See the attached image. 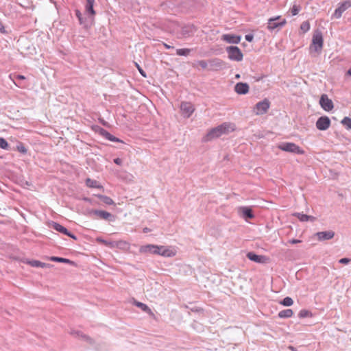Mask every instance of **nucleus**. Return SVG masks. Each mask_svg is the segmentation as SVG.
Returning <instances> with one entry per match:
<instances>
[{"label": "nucleus", "mask_w": 351, "mask_h": 351, "mask_svg": "<svg viewBox=\"0 0 351 351\" xmlns=\"http://www.w3.org/2000/svg\"><path fill=\"white\" fill-rule=\"evenodd\" d=\"M117 243H119V248H125L127 247L128 243L123 241H116Z\"/></svg>", "instance_id": "nucleus-42"}, {"label": "nucleus", "mask_w": 351, "mask_h": 351, "mask_svg": "<svg viewBox=\"0 0 351 351\" xmlns=\"http://www.w3.org/2000/svg\"><path fill=\"white\" fill-rule=\"evenodd\" d=\"M339 262L342 264H348L350 262V259L348 258H341Z\"/></svg>", "instance_id": "nucleus-43"}, {"label": "nucleus", "mask_w": 351, "mask_h": 351, "mask_svg": "<svg viewBox=\"0 0 351 351\" xmlns=\"http://www.w3.org/2000/svg\"><path fill=\"white\" fill-rule=\"evenodd\" d=\"M71 334H72L73 335H75L76 337L82 338L83 339H84L86 341L90 340V337H88L86 335H84L81 331H79V330H73V331L71 332Z\"/></svg>", "instance_id": "nucleus-31"}, {"label": "nucleus", "mask_w": 351, "mask_h": 351, "mask_svg": "<svg viewBox=\"0 0 351 351\" xmlns=\"http://www.w3.org/2000/svg\"><path fill=\"white\" fill-rule=\"evenodd\" d=\"M300 29L304 32H306L307 31L309 30L310 29V24L308 21H304L301 25H300Z\"/></svg>", "instance_id": "nucleus-39"}, {"label": "nucleus", "mask_w": 351, "mask_h": 351, "mask_svg": "<svg viewBox=\"0 0 351 351\" xmlns=\"http://www.w3.org/2000/svg\"><path fill=\"white\" fill-rule=\"evenodd\" d=\"M234 130V125L230 123H223L217 127L212 128L206 134V140L210 141L218 138L222 134H228Z\"/></svg>", "instance_id": "nucleus-1"}, {"label": "nucleus", "mask_w": 351, "mask_h": 351, "mask_svg": "<svg viewBox=\"0 0 351 351\" xmlns=\"http://www.w3.org/2000/svg\"><path fill=\"white\" fill-rule=\"evenodd\" d=\"M239 211L241 213L242 217L245 219H252L254 217L252 210L250 207H240Z\"/></svg>", "instance_id": "nucleus-20"}, {"label": "nucleus", "mask_w": 351, "mask_h": 351, "mask_svg": "<svg viewBox=\"0 0 351 351\" xmlns=\"http://www.w3.org/2000/svg\"><path fill=\"white\" fill-rule=\"evenodd\" d=\"M28 264L30 265L32 267H42V268L49 267L51 266L49 264L45 263L40 262L39 261H28Z\"/></svg>", "instance_id": "nucleus-27"}, {"label": "nucleus", "mask_w": 351, "mask_h": 351, "mask_svg": "<svg viewBox=\"0 0 351 351\" xmlns=\"http://www.w3.org/2000/svg\"><path fill=\"white\" fill-rule=\"evenodd\" d=\"M294 215L296 216L301 221H308L309 220L314 221L315 219L313 216L307 215L306 214H303V213H297Z\"/></svg>", "instance_id": "nucleus-26"}, {"label": "nucleus", "mask_w": 351, "mask_h": 351, "mask_svg": "<svg viewBox=\"0 0 351 351\" xmlns=\"http://www.w3.org/2000/svg\"><path fill=\"white\" fill-rule=\"evenodd\" d=\"M90 213L97 216L99 218L105 219L109 221H113L114 217L110 213L100 210H92Z\"/></svg>", "instance_id": "nucleus-11"}, {"label": "nucleus", "mask_w": 351, "mask_h": 351, "mask_svg": "<svg viewBox=\"0 0 351 351\" xmlns=\"http://www.w3.org/2000/svg\"><path fill=\"white\" fill-rule=\"evenodd\" d=\"M16 148H17V150L21 153H23V154L27 153V149L25 147V146L23 145V143H19L17 145Z\"/></svg>", "instance_id": "nucleus-41"}, {"label": "nucleus", "mask_w": 351, "mask_h": 351, "mask_svg": "<svg viewBox=\"0 0 351 351\" xmlns=\"http://www.w3.org/2000/svg\"><path fill=\"white\" fill-rule=\"evenodd\" d=\"M324 40L322 34L319 31L315 32L313 36L312 44L310 47L311 51L320 52L322 49Z\"/></svg>", "instance_id": "nucleus-2"}, {"label": "nucleus", "mask_w": 351, "mask_h": 351, "mask_svg": "<svg viewBox=\"0 0 351 351\" xmlns=\"http://www.w3.org/2000/svg\"><path fill=\"white\" fill-rule=\"evenodd\" d=\"M75 15L77 18L78 19V21L81 25H86V20L83 18L82 14L81 12L78 10H75Z\"/></svg>", "instance_id": "nucleus-37"}, {"label": "nucleus", "mask_w": 351, "mask_h": 351, "mask_svg": "<svg viewBox=\"0 0 351 351\" xmlns=\"http://www.w3.org/2000/svg\"><path fill=\"white\" fill-rule=\"evenodd\" d=\"M49 259L51 261H54V262L68 263V264H70V265H75L73 261H71L69 259L65 258L58 257V256H51L49 258Z\"/></svg>", "instance_id": "nucleus-28"}, {"label": "nucleus", "mask_w": 351, "mask_h": 351, "mask_svg": "<svg viewBox=\"0 0 351 351\" xmlns=\"http://www.w3.org/2000/svg\"><path fill=\"white\" fill-rule=\"evenodd\" d=\"M208 63L210 66V69L219 70L221 69L223 66V62L218 58H213L209 60Z\"/></svg>", "instance_id": "nucleus-19"}, {"label": "nucleus", "mask_w": 351, "mask_h": 351, "mask_svg": "<svg viewBox=\"0 0 351 351\" xmlns=\"http://www.w3.org/2000/svg\"><path fill=\"white\" fill-rule=\"evenodd\" d=\"M99 134L105 137L106 139L112 141V142H122L119 138L114 136L111 134H110L108 131L104 129L101 128L99 130Z\"/></svg>", "instance_id": "nucleus-22"}, {"label": "nucleus", "mask_w": 351, "mask_h": 351, "mask_svg": "<svg viewBox=\"0 0 351 351\" xmlns=\"http://www.w3.org/2000/svg\"><path fill=\"white\" fill-rule=\"evenodd\" d=\"M191 51V49H186V48L178 49L176 50V54L178 56H187L190 53Z\"/></svg>", "instance_id": "nucleus-34"}, {"label": "nucleus", "mask_w": 351, "mask_h": 351, "mask_svg": "<svg viewBox=\"0 0 351 351\" xmlns=\"http://www.w3.org/2000/svg\"><path fill=\"white\" fill-rule=\"evenodd\" d=\"M53 229L56 230V231L59 232H61L65 235H67L69 236V237L76 240L77 239V237L75 234H73V233L70 232L66 228H64V226H62V225H60V223H56V222H53L52 224H51V226Z\"/></svg>", "instance_id": "nucleus-14"}, {"label": "nucleus", "mask_w": 351, "mask_h": 351, "mask_svg": "<svg viewBox=\"0 0 351 351\" xmlns=\"http://www.w3.org/2000/svg\"><path fill=\"white\" fill-rule=\"evenodd\" d=\"M114 162L117 165H122V159L119 158H116L114 159Z\"/></svg>", "instance_id": "nucleus-45"}, {"label": "nucleus", "mask_w": 351, "mask_h": 351, "mask_svg": "<svg viewBox=\"0 0 351 351\" xmlns=\"http://www.w3.org/2000/svg\"><path fill=\"white\" fill-rule=\"evenodd\" d=\"M180 110L184 117L189 118L193 113L195 108L193 105L187 101L182 102L180 104Z\"/></svg>", "instance_id": "nucleus-9"}, {"label": "nucleus", "mask_w": 351, "mask_h": 351, "mask_svg": "<svg viewBox=\"0 0 351 351\" xmlns=\"http://www.w3.org/2000/svg\"><path fill=\"white\" fill-rule=\"evenodd\" d=\"M270 102L267 99H265L261 101L258 102L254 109V112L257 115L265 114L269 110Z\"/></svg>", "instance_id": "nucleus-6"}, {"label": "nucleus", "mask_w": 351, "mask_h": 351, "mask_svg": "<svg viewBox=\"0 0 351 351\" xmlns=\"http://www.w3.org/2000/svg\"><path fill=\"white\" fill-rule=\"evenodd\" d=\"M330 125V120L326 116L319 117L316 121V127L319 130H326Z\"/></svg>", "instance_id": "nucleus-10"}, {"label": "nucleus", "mask_w": 351, "mask_h": 351, "mask_svg": "<svg viewBox=\"0 0 351 351\" xmlns=\"http://www.w3.org/2000/svg\"><path fill=\"white\" fill-rule=\"evenodd\" d=\"M301 10V5L300 4L294 3L291 8L290 9V12L292 16L297 15L299 12Z\"/></svg>", "instance_id": "nucleus-32"}, {"label": "nucleus", "mask_w": 351, "mask_h": 351, "mask_svg": "<svg viewBox=\"0 0 351 351\" xmlns=\"http://www.w3.org/2000/svg\"><path fill=\"white\" fill-rule=\"evenodd\" d=\"M234 91L239 95H245L249 91V85L247 83H237L234 86Z\"/></svg>", "instance_id": "nucleus-18"}, {"label": "nucleus", "mask_w": 351, "mask_h": 351, "mask_svg": "<svg viewBox=\"0 0 351 351\" xmlns=\"http://www.w3.org/2000/svg\"><path fill=\"white\" fill-rule=\"evenodd\" d=\"M280 304L285 306H290L293 304V300L290 297H286L280 302Z\"/></svg>", "instance_id": "nucleus-33"}, {"label": "nucleus", "mask_w": 351, "mask_h": 351, "mask_svg": "<svg viewBox=\"0 0 351 351\" xmlns=\"http://www.w3.org/2000/svg\"><path fill=\"white\" fill-rule=\"evenodd\" d=\"M176 254V250L171 246L158 245L156 255H160L164 257H173Z\"/></svg>", "instance_id": "nucleus-5"}, {"label": "nucleus", "mask_w": 351, "mask_h": 351, "mask_svg": "<svg viewBox=\"0 0 351 351\" xmlns=\"http://www.w3.org/2000/svg\"><path fill=\"white\" fill-rule=\"evenodd\" d=\"M0 147L3 149H8L9 145L3 138H0Z\"/></svg>", "instance_id": "nucleus-40"}, {"label": "nucleus", "mask_w": 351, "mask_h": 351, "mask_svg": "<svg viewBox=\"0 0 351 351\" xmlns=\"http://www.w3.org/2000/svg\"><path fill=\"white\" fill-rule=\"evenodd\" d=\"M311 315V313L305 309H302L299 312L298 316L300 318H304L309 317Z\"/></svg>", "instance_id": "nucleus-38"}, {"label": "nucleus", "mask_w": 351, "mask_h": 351, "mask_svg": "<svg viewBox=\"0 0 351 351\" xmlns=\"http://www.w3.org/2000/svg\"><path fill=\"white\" fill-rule=\"evenodd\" d=\"M0 32L2 34H6L7 32L3 25V23L0 21Z\"/></svg>", "instance_id": "nucleus-46"}, {"label": "nucleus", "mask_w": 351, "mask_h": 351, "mask_svg": "<svg viewBox=\"0 0 351 351\" xmlns=\"http://www.w3.org/2000/svg\"><path fill=\"white\" fill-rule=\"evenodd\" d=\"M97 240L100 243H102L110 248H115L119 247V243H117L116 241H106L101 238H98Z\"/></svg>", "instance_id": "nucleus-24"}, {"label": "nucleus", "mask_w": 351, "mask_h": 351, "mask_svg": "<svg viewBox=\"0 0 351 351\" xmlns=\"http://www.w3.org/2000/svg\"><path fill=\"white\" fill-rule=\"evenodd\" d=\"M278 20H280L279 16L269 19L267 23V28L269 30H274L276 28L282 27L286 23V21L285 19L282 20L281 21H278Z\"/></svg>", "instance_id": "nucleus-12"}, {"label": "nucleus", "mask_w": 351, "mask_h": 351, "mask_svg": "<svg viewBox=\"0 0 351 351\" xmlns=\"http://www.w3.org/2000/svg\"><path fill=\"white\" fill-rule=\"evenodd\" d=\"M96 197H97L102 202L107 205H112L114 204L112 199H111L110 197L103 195H96Z\"/></svg>", "instance_id": "nucleus-30"}, {"label": "nucleus", "mask_w": 351, "mask_h": 351, "mask_svg": "<svg viewBox=\"0 0 351 351\" xmlns=\"http://www.w3.org/2000/svg\"><path fill=\"white\" fill-rule=\"evenodd\" d=\"M134 305L137 307L140 308L143 311L147 313H152L151 309L149 308V306L141 302L134 301Z\"/></svg>", "instance_id": "nucleus-29"}, {"label": "nucleus", "mask_w": 351, "mask_h": 351, "mask_svg": "<svg viewBox=\"0 0 351 351\" xmlns=\"http://www.w3.org/2000/svg\"><path fill=\"white\" fill-rule=\"evenodd\" d=\"M148 232H149V229L148 228H143V232L147 233Z\"/></svg>", "instance_id": "nucleus-52"}, {"label": "nucleus", "mask_w": 351, "mask_h": 351, "mask_svg": "<svg viewBox=\"0 0 351 351\" xmlns=\"http://www.w3.org/2000/svg\"><path fill=\"white\" fill-rule=\"evenodd\" d=\"M335 232L332 230L322 231L315 233V236L319 241L330 240L335 237Z\"/></svg>", "instance_id": "nucleus-13"}, {"label": "nucleus", "mask_w": 351, "mask_h": 351, "mask_svg": "<svg viewBox=\"0 0 351 351\" xmlns=\"http://www.w3.org/2000/svg\"><path fill=\"white\" fill-rule=\"evenodd\" d=\"M226 52L229 59L234 61H241L243 58L241 50L237 46H229L226 47Z\"/></svg>", "instance_id": "nucleus-3"}, {"label": "nucleus", "mask_w": 351, "mask_h": 351, "mask_svg": "<svg viewBox=\"0 0 351 351\" xmlns=\"http://www.w3.org/2000/svg\"><path fill=\"white\" fill-rule=\"evenodd\" d=\"M351 7V1L346 0L345 1L341 2L338 4L337 8L335 10L333 14V17L336 19H339L341 17L342 14L348 8Z\"/></svg>", "instance_id": "nucleus-7"}, {"label": "nucleus", "mask_w": 351, "mask_h": 351, "mask_svg": "<svg viewBox=\"0 0 351 351\" xmlns=\"http://www.w3.org/2000/svg\"><path fill=\"white\" fill-rule=\"evenodd\" d=\"M86 184L87 186L90 188H96L99 189H104V187L102 185L99 184V182L95 180H92L90 178H87L86 180Z\"/></svg>", "instance_id": "nucleus-23"}, {"label": "nucleus", "mask_w": 351, "mask_h": 351, "mask_svg": "<svg viewBox=\"0 0 351 351\" xmlns=\"http://www.w3.org/2000/svg\"><path fill=\"white\" fill-rule=\"evenodd\" d=\"M246 256L252 261L257 263H265L267 258L263 255H258L253 252H250L247 254Z\"/></svg>", "instance_id": "nucleus-16"}, {"label": "nucleus", "mask_w": 351, "mask_h": 351, "mask_svg": "<svg viewBox=\"0 0 351 351\" xmlns=\"http://www.w3.org/2000/svg\"><path fill=\"white\" fill-rule=\"evenodd\" d=\"M235 77H236V78H237V79H238V78H239V77H240V75H239V74H237V75H236V76H235Z\"/></svg>", "instance_id": "nucleus-54"}, {"label": "nucleus", "mask_w": 351, "mask_h": 351, "mask_svg": "<svg viewBox=\"0 0 351 351\" xmlns=\"http://www.w3.org/2000/svg\"><path fill=\"white\" fill-rule=\"evenodd\" d=\"M319 104L321 107L326 111H330L334 108L332 101L328 98L326 94H322L321 95Z\"/></svg>", "instance_id": "nucleus-8"}, {"label": "nucleus", "mask_w": 351, "mask_h": 351, "mask_svg": "<svg viewBox=\"0 0 351 351\" xmlns=\"http://www.w3.org/2000/svg\"><path fill=\"white\" fill-rule=\"evenodd\" d=\"M241 37L240 36L226 34L221 36V40L228 43L238 44L241 41Z\"/></svg>", "instance_id": "nucleus-17"}, {"label": "nucleus", "mask_w": 351, "mask_h": 351, "mask_svg": "<svg viewBox=\"0 0 351 351\" xmlns=\"http://www.w3.org/2000/svg\"><path fill=\"white\" fill-rule=\"evenodd\" d=\"M342 125L346 128L347 130H351V119L346 117L341 121Z\"/></svg>", "instance_id": "nucleus-35"}, {"label": "nucleus", "mask_w": 351, "mask_h": 351, "mask_svg": "<svg viewBox=\"0 0 351 351\" xmlns=\"http://www.w3.org/2000/svg\"><path fill=\"white\" fill-rule=\"evenodd\" d=\"M16 78L17 80H25V76H23V75H17L16 76Z\"/></svg>", "instance_id": "nucleus-49"}, {"label": "nucleus", "mask_w": 351, "mask_h": 351, "mask_svg": "<svg viewBox=\"0 0 351 351\" xmlns=\"http://www.w3.org/2000/svg\"><path fill=\"white\" fill-rule=\"evenodd\" d=\"M278 148L282 151L303 154L304 152L296 144L293 143H284L278 146Z\"/></svg>", "instance_id": "nucleus-4"}, {"label": "nucleus", "mask_w": 351, "mask_h": 351, "mask_svg": "<svg viewBox=\"0 0 351 351\" xmlns=\"http://www.w3.org/2000/svg\"><path fill=\"white\" fill-rule=\"evenodd\" d=\"M293 314V311L290 308H287V309L280 311L278 313V316L279 318H282V319L289 318V317H292Z\"/></svg>", "instance_id": "nucleus-25"}, {"label": "nucleus", "mask_w": 351, "mask_h": 351, "mask_svg": "<svg viewBox=\"0 0 351 351\" xmlns=\"http://www.w3.org/2000/svg\"><path fill=\"white\" fill-rule=\"evenodd\" d=\"M136 66H137V68H138V71H139L140 73H141L143 76L146 77V75H145V71H143V69L139 66V65H138V64H136Z\"/></svg>", "instance_id": "nucleus-47"}, {"label": "nucleus", "mask_w": 351, "mask_h": 351, "mask_svg": "<svg viewBox=\"0 0 351 351\" xmlns=\"http://www.w3.org/2000/svg\"><path fill=\"white\" fill-rule=\"evenodd\" d=\"M245 38L248 42H252L254 39V36L252 34H246L245 36Z\"/></svg>", "instance_id": "nucleus-44"}, {"label": "nucleus", "mask_w": 351, "mask_h": 351, "mask_svg": "<svg viewBox=\"0 0 351 351\" xmlns=\"http://www.w3.org/2000/svg\"><path fill=\"white\" fill-rule=\"evenodd\" d=\"M289 242L291 244H297V243H301V241L298 240V239H293L289 240Z\"/></svg>", "instance_id": "nucleus-48"}, {"label": "nucleus", "mask_w": 351, "mask_h": 351, "mask_svg": "<svg viewBox=\"0 0 351 351\" xmlns=\"http://www.w3.org/2000/svg\"><path fill=\"white\" fill-rule=\"evenodd\" d=\"M94 4H95V0H86V3L85 5V10L86 12L91 17H94L95 15V11L94 10Z\"/></svg>", "instance_id": "nucleus-21"}, {"label": "nucleus", "mask_w": 351, "mask_h": 351, "mask_svg": "<svg viewBox=\"0 0 351 351\" xmlns=\"http://www.w3.org/2000/svg\"><path fill=\"white\" fill-rule=\"evenodd\" d=\"M156 250H158L157 245L147 244L141 246L139 248V252L141 254H152L156 255Z\"/></svg>", "instance_id": "nucleus-15"}, {"label": "nucleus", "mask_w": 351, "mask_h": 351, "mask_svg": "<svg viewBox=\"0 0 351 351\" xmlns=\"http://www.w3.org/2000/svg\"><path fill=\"white\" fill-rule=\"evenodd\" d=\"M201 66L202 69H206L208 67V62L206 60H198L193 64V67Z\"/></svg>", "instance_id": "nucleus-36"}, {"label": "nucleus", "mask_w": 351, "mask_h": 351, "mask_svg": "<svg viewBox=\"0 0 351 351\" xmlns=\"http://www.w3.org/2000/svg\"><path fill=\"white\" fill-rule=\"evenodd\" d=\"M100 123L104 125V126H107L108 125V123L106 121H105L104 120H100Z\"/></svg>", "instance_id": "nucleus-51"}, {"label": "nucleus", "mask_w": 351, "mask_h": 351, "mask_svg": "<svg viewBox=\"0 0 351 351\" xmlns=\"http://www.w3.org/2000/svg\"><path fill=\"white\" fill-rule=\"evenodd\" d=\"M164 47L167 49H173V46H171L169 45H167L166 43H164Z\"/></svg>", "instance_id": "nucleus-50"}, {"label": "nucleus", "mask_w": 351, "mask_h": 351, "mask_svg": "<svg viewBox=\"0 0 351 351\" xmlns=\"http://www.w3.org/2000/svg\"><path fill=\"white\" fill-rule=\"evenodd\" d=\"M348 74L351 76V68L348 71Z\"/></svg>", "instance_id": "nucleus-53"}]
</instances>
